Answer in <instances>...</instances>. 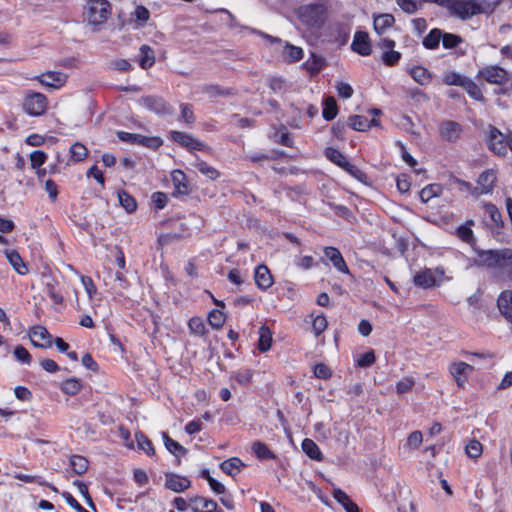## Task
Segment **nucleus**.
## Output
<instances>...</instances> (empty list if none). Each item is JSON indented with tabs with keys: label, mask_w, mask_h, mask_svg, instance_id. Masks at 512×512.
Listing matches in <instances>:
<instances>
[{
	"label": "nucleus",
	"mask_w": 512,
	"mask_h": 512,
	"mask_svg": "<svg viewBox=\"0 0 512 512\" xmlns=\"http://www.w3.org/2000/svg\"><path fill=\"white\" fill-rule=\"evenodd\" d=\"M409 74L415 82L422 86L428 85L432 80L431 73L423 66L412 67L409 70Z\"/></svg>",
	"instance_id": "28"
},
{
	"label": "nucleus",
	"mask_w": 512,
	"mask_h": 512,
	"mask_svg": "<svg viewBox=\"0 0 512 512\" xmlns=\"http://www.w3.org/2000/svg\"><path fill=\"white\" fill-rule=\"evenodd\" d=\"M272 342L271 330L266 325H262L259 328L258 349L261 352H267L271 348Z\"/></svg>",
	"instance_id": "31"
},
{
	"label": "nucleus",
	"mask_w": 512,
	"mask_h": 512,
	"mask_svg": "<svg viewBox=\"0 0 512 512\" xmlns=\"http://www.w3.org/2000/svg\"><path fill=\"white\" fill-rule=\"evenodd\" d=\"M443 38V31L439 28H433L423 38L422 44L428 50H435L439 47L440 41Z\"/></svg>",
	"instance_id": "27"
},
{
	"label": "nucleus",
	"mask_w": 512,
	"mask_h": 512,
	"mask_svg": "<svg viewBox=\"0 0 512 512\" xmlns=\"http://www.w3.org/2000/svg\"><path fill=\"white\" fill-rule=\"evenodd\" d=\"M15 358L21 363H30L31 355L23 346H17L14 350Z\"/></svg>",
	"instance_id": "63"
},
{
	"label": "nucleus",
	"mask_w": 512,
	"mask_h": 512,
	"mask_svg": "<svg viewBox=\"0 0 512 512\" xmlns=\"http://www.w3.org/2000/svg\"><path fill=\"white\" fill-rule=\"evenodd\" d=\"M252 450L260 460L274 459L275 454L268 448V446L260 441H256L252 445Z\"/></svg>",
	"instance_id": "39"
},
{
	"label": "nucleus",
	"mask_w": 512,
	"mask_h": 512,
	"mask_svg": "<svg viewBox=\"0 0 512 512\" xmlns=\"http://www.w3.org/2000/svg\"><path fill=\"white\" fill-rule=\"evenodd\" d=\"M191 486V481L184 476L175 473H167L165 475V487L171 491L180 493Z\"/></svg>",
	"instance_id": "17"
},
{
	"label": "nucleus",
	"mask_w": 512,
	"mask_h": 512,
	"mask_svg": "<svg viewBox=\"0 0 512 512\" xmlns=\"http://www.w3.org/2000/svg\"><path fill=\"white\" fill-rule=\"evenodd\" d=\"M31 343L36 347L47 348L52 345V337L44 326L35 325L29 331Z\"/></svg>",
	"instance_id": "14"
},
{
	"label": "nucleus",
	"mask_w": 512,
	"mask_h": 512,
	"mask_svg": "<svg viewBox=\"0 0 512 512\" xmlns=\"http://www.w3.org/2000/svg\"><path fill=\"white\" fill-rule=\"evenodd\" d=\"M465 450L468 457L477 459L482 454L483 446L478 440L473 439L468 442Z\"/></svg>",
	"instance_id": "51"
},
{
	"label": "nucleus",
	"mask_w": 512,
	"mask_h": 512,
	"mask_svg": "<svg viewBox=\"0 0 512 512\" xmlns=\"http://www.w3.org/2000/svg\"><path fill=\"white\" fill-rule=\"evenodd\" d=\"M394 23V16L389 13H384L374 17L373 26L377 34H383L388 28L392 27Z\"/></svg>",
	"instance_id": "25"
},
{
	"label": "nucleus",
	"mask_w": 512,
	"mask_h": 512,
	"mask_svg": "<svg viewBox=\"0 0 512 512\" xmlns=\"http://www.w3.org/2000/svg\"><path fill=\"white\" fill-rule=\"evenodd\" d=\"M413 385L414 380L412 378H403L396 384V391L398 394L406 393L412 389Z\"/></svg>",
	"instance_id": "64"
},
{
	"label": "nucleus",
	"mask_w": 512,
	"mask_h": 512,
	"mask_svg": "<svg viewBox=\"0 0 512 512\" xmlns=\"http://www.w3.org/2000/svg\"><path fill=\"white\" fill-rule=\"evenodd\" d=\"M70 466L76 475H82L87 472L89 467L88 460L81 455H73L70 458Z\"/></svg>",
	"instance_id": "33"
},
{
	"label": "nucleus",
	"mask_w": 512,
	"mask_h": 512,
	"mask_svg": "<svg viewBox=\"0 0 512 512\" xmlns=\"http://www.w3.org/2000/svg\"><path fill=\"white\" fill-rule=\"evenodd\" d=\"M376 357L373 350L354 356L355 366L359 368H368L375 363Z\"/></svg>",
	"instance_id": "35"
},
{
	"label": "nucleus",
	"mask_w": 512,
	"mask_h": 512,
	"mask_svg": "<svg viewBox=\"0 0 512 512\" xmlns=\"http://www.w3.org/2000/svg\"><path fill=\"white\" fill-rule=\"evenodd\" d=\"M439 133L444 140L454 142L460 137L461 126L457 122L446 121L440 125Z\"/></svg>",
	"instance_id": "19"
},
{
	"label": "nucleus",
	"mask_w": 512,
	"mask_h": 512,
	"mask_svg": "<svg viewBox=\"0 0 512 512\" xmlns=\"http://www.w3.org/2000/svg\"><path fill=\"white\" fill-rule=\"evenodd\" d=\"M334 499L345 509L346 512H359L358 506L350 499V497L341 489H333Z\"/></svg>",
	"instance_id": "24"
},
{
	"label": "nucleus",
	"mask_w": 512,
	"mask_h": 512,
	"mask_svg": "<svg viewBox=\"0 0 512 512\" xmlns=\"http://www.w3.org/2000/svg\"><path fill=\"white\" fill-rule=\"evenodd\" d=\"M110 15L111 4L108 0H86V19L90 25H102Z\"/></svg>",
	"instance_id": "1"
},
{
	"label": "nucleus",
	"mask_w": 512,
	"mask_h": 512,
	"mask_svg": "<svg viewBox=\"0 0 512 512\" xmlns=\"http://www.w3.org/2000/svg\"><path fill=\"white\" fill-rule=\"evenodd\" d=\"M23 108L31 116H40L47 109V98L42 93H30L25 97Z\"/></svg>",
	"instance_id": "7"
},
{
	"label": "nucleus",
	"mask_w": 512,
	"mask_h": 512,
	"mask_svg": "<svg viewBox=\"0 0 512 512\" xmlns=\"http://www.w3.org/2000/svg\"><path fill=\"white\" fill-rule=\"evenodd\" d=\"M162 437L164 445L170 453L178 455L184 454L186 452L185 448L182 445H180L177 441L170 438L166 432L162 433Z\"/></svg>",
	"instance_id": "46"
},
{
	"label": "nucleus",
	"mask_w": 512,
	"mask_h": 512,
	"mask_svg": "<svg viewBox=\"0 0 512 512\" xmlns=\"http://www.w3.org/2000/svg\"><path fill=\"white\" fill-rule=\"evenodd\" d=\"M142 57L140 59V66L143 69L150 68L155 63V56L153 49L148 45H142L140 47Z\"/></svg>",
	"instance_id": "38"
},
{
	"label": "nucleus",
	"mask_w": 512,
	"mask_h": 512,
	"mask_svg": "<svg viewBox=\"0 0 512 512\" xmlns=\"http://www.w3.org/2000/svg\"><path fill=\"white\" fill-rule=\"evenodd\" d=\"M37 80L46 87L58 89L65 84L67 76L62 72L48 71L38 76Z\"/></svg>",
	"instance_id": "18"
},
{
	"label": "nucleus",
	"mask_w": 512,
	"mask_h": 512,
	"mask_svg": "<svg viewBox=\"0 0 512 512\" xmlns=\"http://www.w3.org/2000/svg\"><path fill=\"white\" fill-rule=\"evenodd\" d=\"M441 41L445 49H453L463 43V38L457 34L443 32Z\"/></svg>",
	"instance_id": "47"
},
{
	"label": "nucleus",
	"mask_w": 512,
	"mask_h": 512,
	"mask_svg": "<svg viewBox=\"0 0 512 512\" xmlns=\"http://www.w3.org/2000/svg\"><path fill=\"white\" fill-rule=\"evenodd\" d=\"M190 508L193 512H213L216 502L202 496H193L189 498Z\"/></svg>",
	"instance_id": "20"
},
{
	"label": "nucleus",
	"mask_w": 512,
	"mask_h": 512,
	"mask_svg": "<svg viewBox=\"0 0 512 512\" xmlns=\"http://www.w3.org/2000/svg\"><path fill=\"white\" fill-rule=\"evenodd\" d=\"M301 447H302L303 452L309 458H311L313 460H317V461L320 460V449L313 440H311L309 438H305L302 441Z\"/></svg>",
	"instance_id": "36"
},
{
	"label": "nucleus",
	"mask_w": 512,
	"mask_h": 512,
	"mask_svg": "<svg viewBox=\"0 0 512 512\" xmlns=\"http://www.w3.org/2000/svg\"><path fill=\"white\" fill-rule=\"evenodd\" d=\"M62 497L65 499L66 503L77 512H89L80 503L70 494L69 492H63Z\"/></svg>",
	"instance_id": "62"
},
{
	"label": "nucleus",
	"mask_w": 512,
	"mask_h": 512,
	"mask_svg": "<svg viewBox=\"0 0 512 512\" xmlns=\"http://www.w3.org/2000/svg\"><path fill=\"white\" fill-rule=\"evenodd\" d=\"M118 199L121 206L129 213H132L137 208V203L135 199L127 193L125 190H120L118 192Z\"/></svg>",
	"instance_id": "41"
},
{
	"label": "nucleus",
	"mask_w": 512,
	"mask_h": 512,
	"mask_svg": "<svg viewBox=\"0 0 512 512\" xmlns=\"http://www.w3.org/2000/svg\"><path fill=\"white\" fill-rule=\"evenodd\" d=\"M312 56L314 58L312 62L306 61L302 65V68L307 71L310 77L316 76L320 71L319 59L316 58V55L314 53H312Z\"/></svg>",
	"instance_id": "56"
},
{
	"label": "nucleus",
	"mask_w": 512,
	"mask_h": 512,
	"mask_svg": "<svg viewBox=\"0 0 512 512\" xmlns=\"http://www.w3.org/2000/svg\"><path fill=\"white\" fill-rule=\"evenodd\" d=\"M336 90L338 95L344 99H349L353 95V88L346 82H338Z\"/></svg>",
	"instance_id": "61"
},
{
	"label": "nucleus",
	"mask_w": 512,
	"mask_h": 512,
	"mask_svg": "<svg viewBox=\"0 0 512 512\" xmlns=\"http://www.w3.org/2000/svg\"><path fill=\"white\" fill-rule=\"evenodd\" d=\"M496 181L497 176L494 170L489 169L482 172L477 180V187L471 192L472 195L477 197L482 194L491 193Z\"/></svg>",
	"instance_id": "8"
},
{
	"label": "nucleus",
	"mask_w": 512,
	"mask_h": 512,
	"mask_svg": "<svg viewBox=\"0 0 512 512\" xmlns=\"http://www.w3.org/2000/svg\"><path fill=\"white\" fill-rule=\"evenodd\" d=\"M254 279L256 285L262 290L268 289L273 284V277L270 270L265 265H259L256 267Z\"/></svg>",
	"instance_id": "21"
},
{
	"label": "nucleus",
	"mask_w": 512,
	"mask_h": 512,
	"mask_svg": "<svg viewBox=\"0 0 512 512\" xmlns=\"http://www.w3.org/2000/svg\"><path fill=\"white\" fill-rule=\"evenodd\" d=\"M339 108L334 97H327L323 102L322 117L332 121L338 115Z\"/></svg>",
	"instance_id": "29"
},
{
	"label": "nucleus",
	"mask_w": 512,
	"mask_h": 512,
	"mask_svg": "<svg viewBox=\"0 0 512 512\" xmlns=\"http://www.w3.org/2000/svg\"><path fill=\"white\" fill-rule=\"evenodd\" d=\"M350 29L342 23L330 24L325 28L323 41L333 48L344 46L349 39Z\"/></svg>",
	"instance_id": "4"
},
{
	"label": "nucleus",
	"mask_w": 512,
	"mask_h": 512,
	"mask_svg": "<svg viewBox=\"0 0 512 512\" xmlns=\"http://www.w3.org/2000/svg\"><path fill=\"white\" fill-rule=\"evenodd\" d=\"M300 21L309 28H318L320 21V7L317 4L305 5L299 8Z\"/></svg>",
	"instance_id": "9"
},
{
	"label": "nucleus",
	"mask_w": 512,
	"mask_h": 512,
	"mask_svg": "<svg viewBox=\"0 0 512 512\" xmlns=\"http://www.w3.org/2000/svg\"><path fill=\"white\" fill-rule=\"evenodd\" d=\"M194 166L200 173L211 180H215L220 176V173L214 167L199 158L196 159Z\"/></svg>",
	"instance_id": "37"
},
{
	"label": "nucleus",
	"mask_w": 512,
	"mask_h": 512,
	"mask_svg": "<svg viewBox=\"0 0 512 512\" xmlns=\"http://www.w3.org/2000/svg\"><path fill=\"white\" fill-rule=\"evenodd\" d=\"M473 223L474 222L472 220H469L467 221L466 225H462L457 229L458 237L466 243H470L473 240V232L468 226L472 225Z\"/></svg>",
	"instance_id": "55"
},
{
	"label": "nucleus",
	"mask_w": 512,
	"mask_h": 512,
	"mask_svg": "<svg viewBox=\"0 0 512 512\" xmlns=\"http://www.w3.org/2000/svg\"><path fill=\"white\" fill-rule=\"evenodd\" d=\"M497 305L501 315L506 320H512V291L505 290L501 292L497 299Z\"/></svg>",
	"instance_id": "22"
},
{
	"label": "nucleus",
	"mask_w": 512,
	"mask_h": 512,
	"mask_svg": "<svg viewBox=\"0 0 512 512\" xmlns=\"http://www.w3.org/2000/svg\"><path fill=\"white\" fill-rule=\"evenodd\" d=\"M81 387V382L78 379L71 378L62 383L61 390L67 395H75L80 391Z\"/></svg>",
	"instance_id": "49"
},
{
	"label": "nucleus",
	"mask_w": 512,
	"mask_h": 512,
	"mask_svg": "<svg viewBox=\"0 0 512 512\" xmlns=\"http://www.w3.org/2000/svg\"><path fill=\"white\" fill-rule=\"evenodd\" d=\"M269 87L275 92V93H284L287 91V85L283 78L281 77H272L269 80Z\"/></svg>",
	"instance_id": "58"
},
{
	"label": "nucleus",
	"mask_w": 512,
	"mask_h": 512,
	"mask_svg": "<svg viewBox=\"0 0 512 512\" xmlns=\"http://www.w3.org/2000/svg\"><path fill=\"white\" fill-rule=\"evenodd\" d=\"M6 256L10 262V264L13 266V268L19 273V274H25L27 273V267L25 263L23 262L21 256L16 251H7Z\"/></svg>",
	"instance_id": "40"
},
{
	"label": "nucleus",
	"mask_w": 512,
	"mask_h": 512,
	"mask_svg": "<svg viewBox=\"0 0 512 512\" xmlns=\"http://www.w3.org/2000/svg\"><path fill=\"white\" fill-rule=\"evenodd\" d=\"M181 108V120L187 124H193L195 122V116L193 113L192 106L190 104L182 103Z\"/></svg>",
	"instance_id": "57"
},
{
	"label": "nucleus",
	"mask_w": 512,
	"mask_h": 512,
	"mask_svg": "<svg viewBox=\"0 0 512 512\" xmlns=\"http://www.w3.org/2000/svg\"><path fill=\"white\" fill-rule=\"evenodd\" d=\"M135 439L137 442L138 449L144 451L147 455L154 454L153 444L144 433L140 431L136 432Z\"/></svg>",
	"instance_id": "42"
},
{
	"label": "nucleus",
	"mask_w": 512,
	"mask_h": 512,
	"mask_svg": "<svg viewBox=\"0 0 512 512\" xmlns=\"http://www.w3.org/2000/svg\"><path fill=\"white\" fill-rule=\"evenodd\" d=\"M422 0H396L397 5L407 14L416 13L422 6Z\"/></svg>",
	"instance_id": "45"
},
{
	"label": "nucleus",
	"mask_w": 512,
	"mask_h": 512,
	"mask_svg": "<svg viewBox=\"0 0 512 512\" xmlns=\"http://www.w3.org/2000/svg\"><path fill=\"white\" fill-rule=\"evenodd\" d=\"M479 75L491 84L502 85L509 80L508 72L499 66H487L480 70Z\"/></svg>",
	"instance_id": "10"
},
{
	"label": "nucleus",
	"mask_w": 512,
	"mask_h": 512,
	"mask_svg": "<svg viewBox=\"0 0 512 512\" xmlns=\"http://www.w3.org/2000/svg\"><path fill=\"white\" fill-rule=\"evenodd\" d=\"M441 191L442 188L438 184L427 185L420 191V199L422 202L427 203L433 197L439 196Z\"/></svg>",
	"instance_id": "43"
},
{
	"label": "nucleus",
	"mask_w": 512,
	"mask_h": 512,
	"mask_svg": "<svg viewBox=\"0 0 512 512\" xmlns=\"http://www.w3.org/2000/svg\"><path fill=\"white\" fill-rule=\"evenodd\" d=\"M343 170L346 171L349 175H351L353 178L358 180L359 182L366 183L368 180V176L364 171H362L357 166L351 164L349 161L348 163L343 167Z\"/></svg>",
	"instance_id": "50"
},
{
	"label": "nucleus",
	"mask_w": 512,
	"mask_h": 512,
	"mask_svg": "<svg viewBox=\"0 0 512 512\" xmlns=\"http://www.w3.org/2000/svg\"><path fill=\"white\" fill-rule=\"evenodd\" d=\"M46 154L43 151L36 150L30 154L31 167L33 169L39 168L46 161Z\"/></svg>",
	"instance_id": "59"
},
{
	"label": "nucleus",
	"mask_w": 512,
	"mask_h": 512,
	"mask_svg": "<svg viewBox=\"0 0 512 512\" xmlns=\"http://www.w3.org/2000/svg\"><path fill=\"white\" fill-rule=\"evenodd\" d=\"M487 141L489 149L496 155L504 156L508 150L512 151V133L505 135L497 128L489 127Z\"/></svg>",
	"instance_id": "3"
},
{
	"label": "nucleus",
	"mask_w": 512,
	"mask_h": 512,
	"mask_svg": "<svg viewBox=\"0 0 512 512\" xmlns=\"http://www.w3.org/2000/svg\"><path fill=\"white\" fill-rule=\"evenodd\" d=\"M322 263L328 267L334 268L337 273L351 276L346 261L341 252L335 247H325L323 249Z\"/></svg>",
	"instance_id": "6"
},
{
	"label": "nucleus",
	"mask_w": 512,
	"mask_h": 512,
	"mask_svg": "<svg viewBox=\"0 0 512 512\" xmlns=\"http://www.w3.org/2000/svg\"><path fill=\"white\" fill-rule=\"evenodd\" d=\"M282 54H283V58L287 62H296V61H299L300 59H302L303 50L298 46H294L289 43H286L284 45Z\"/></svg>",
	"instance_id": "34"
},
{
	"label": "nucleus",
	"mask_w": 512,
	"mask_h": 512,
	"mask_svg": "<svg viewBox=\"0 0 512 512\" xmlns=\"http://www.w3.org/2000/svg\"><path fill=\"white\" fill-rule=\"evenodd\" d=\"M351 49L362 56L370 55L372 49L368 33L364 31H357L354 35Z\"/></svg>",
	"instance_id": "15"
},
{
	"label": "nucleus",
	"mask_w": 512,
	"mask_h": 512,
	"mask_svg": "<svg viewBox=\"0 0 512 512\" xmlns=\"http://www.w3.org/2000/svg\"><path fill=\"white\" fill-rule=\"evenodd\" d=\"M171 139L189 150L205 151L208 148L203 142L185 132L172 131Z\"/></svg>",
	"instance_id": "13"
},
{
	"label": "nucleus",
	"mask_w": 512,
	"mask_h": 512,
	"mask_svg": "<svg viewBox=\"0 0 512 512\" xmlns=\"http://www.w3.org/2000/svg\"><path fill=\"white\" fill-rule=\"evenodd\" d=\"M473 366L462 362H452L449 365V373L455 380L458 387L463 388L468 380V374L473 371Z\"/></svg>",
	"instance_id": "12"
},
{
	"label": "nucleus",
	"mask_w": 512,
	"mask_h": 512,
	"mask_svg": "<svg viewBox=\"0 0 512 512\" xmlns=\"http://www.w3.org/2000/svg\"><path fill=\"white\" fill-rule=\"evenodd\" d=\"M141 103L148 110L156 113V114H170L171 107L166 103V101L157 96H147L141 99Z\"/></svg>",
	"instance_id": "16"
},
{
	"label": "nucleus",
	"mask_w": 512,
	"mask_h": 512,
	"mask_svg": "<svg viewBox=\"0 0 512 512\" xmlns=\"http://www.w3.org/2000/svg\"><path fill=\"white\" fill-rule=\"evenodd\" d=\"M234 379L239 384L246 386L251 382L252 371L250 369L239 370L234 374Z\"/></svg>",
	"instance_id": "60"
},
{
	"label": "nucleus",
	"mask_w": 512,
	"mask_h": 512,
	"mask_svg": "<svg viewBox=\"0 0 512 512\" xmlns=\"http://www.w3.org/2000/svg\"><path fill=\"white\" fill-rule=\"evenodd\" d=\"M444 275L445 271L442 267H436L435 269L425 268L414 275L413 282L416 286L427 289L440 285L444 280Z\"/></svg>",
	"instance_id": "5"
},
{
	"label": "nucleus",
	"mask_w": 512,
	"mask_h": 512,
	"mask_svg": "<svg viewBox=\"0 0 512 512\" xmlns=\"http://www.w3.org/2000/svg\"><path fill=\"white\" fill-rule=\"evenodd\" d=\"M348 125L356 131H366L371 125H376L375 120L369 121L367 117L362 115H353L348 119Z\"/></svg>",
	"instance_id": "30"
},
{
	"label": "nucleus",
	"mask_w": 512,
	"mask_h": 512,
	"mask_svg": "<svg viewBox=\"0 0 512 512\" xmlns=\"http://www.w3.org/2000/svg\"><path fill=\"white\" fill-rule=\"evenodd\" d=\"M381 59L385 65L394 66L400 61L401 53L395 50L383 51Z\"/></svg>",
	"instance_id": "53"
},
{
	"label": "nucleus",
	"mask_w": 512,
	"mask_h": 512,
	"mask_svg": "<svg viewBox=\"0 0 512 512\" xmlns=\"http://www.w3.org/2000/svg\"><path fill=\"white\" fill-rule=\"evenodd\" d=\"M466 92L475 100H483V94L479 86L471 79L466 78L464 84L461 86Z\"/></svg>",
	"instance_id": "48"
},
{
	"label": "nucleus",
	"mask_w": 512,
	"mask_h": 512,
	"mask_svg": "<svg viewBox=\"0 0 512 512\" xmlns=\"http://www.w3.org/2000/svg\"><path fill=\"white\" fill-rule=\"evenodd\" d=\"M465 79L466 77L460 75L459 73L450 71L443 75L442 81L445 85L462 86Z\"/></svg>",
	"instance_id": "52"
},
{
	"label": "nucleus",
	"mask_w": 512,
	"mask_h": 512,
	"mask_svg": "<svg viewBox=\"0 0 512 512\" xmlns=\"http://www.w3.org/2000/svg\"><path fill=\"white\" fill-rule=\"evenodd\" d=\"M172 182L175 188V194L188 195L190 190L186 182L185 174L180 170H174L172 172Z\"/></svg>",
	"instance_id": "26"
},
{
	"label": "nucleus",
	"mask_w": 512,
	"mask_h": 512,
	"mask_svg": "<svg viewBox=\"0 0 512 512\" xmlns=\"http://www.w3.org/2000/svg\"><path fill=\"white\" fill-rule=\"evenodd\" d=\"M481 265L489 268H508V264L512 263V250H487L478 253Z\"/></svg>",
	"instance_id": "2"
},
{
	"label": "nucleus",
	"mask_w": 512,
	"mask_h": 512,
	"mask_svg": "<svg viewBox=\"0 0 512 512\" xmlns=\"http://www.w3.org/2000/svg\"><path fill=\"white\" fill-rule=\"evenodd\" d=\"M324 155L329 161L342 169L348 163L346 156L333 147H327L324 151Z\"/></svg>",
	"instance_id": "32"
},
{
	"label": "nucleus",
	"mask_w": 512,
	"mask_h": 512,
	"mask_svg": "<svg viewBox=\"0 0 512 512\" xmlns=\"http://www.w3.org/2000/svg\"><path fill=\"white\" fill-rule=\"evenodd\" d=\"M244 467L245 464L238 457L229 458L220 464L221 470L232 477L238 475Z\"/></svg>",
	"instance_id": "23"
},
{
	"label": "nucleus",
	"mask_w": 512,
	"mask_h": 512,
	"mask_svg": "<svg viewBox=\"0 0 512 512\" xmlns=\"http://www.w3.org/2000/svg\"><path fill=\"white\" fill-rule=\"evenodd\" d=\"M69 152H70L71 159L74 162L83 161L87 157V155H88V150H87L86 146L83 145L80 142L74 143L70 147V151Z\"/></svg>",
	"instance_id": "44"
},
{
	"label": "nucleus",
	"mask_w": 512,
	"mask_h": 512,
	"mask_svg": "<svg viewBox=\"0 0 512 512\" xmlns=\"http://www.w3.org/2000/svg\"><path fill=\"white\" fill-rule=\"evenodd\" d=\"M275 140L279 143H281L284 146L291 147L292 146V140L290 138V135L284 125H281L278 131L274 134Z\"/></svg>",
	"instance_id": "54"
},
{
	"label": "nucleus",
	"mask_w": 512,
	"mask_h": 512,
	"mask_svg": "<svg viewBox=\"0 0 512 512\" xmlns=\"http://www.w3.org/2000/svg\"><path fill=\"white\" fill-rule=\"evenodd\" d=\"M117 136L121 141L131 143V144H139L146 147L157 148L160 146L161 141L156 137H146L139 134L128 133L124 131H118Z\"/></svg>",
	"instance_id": "11"
}]
</instances>
